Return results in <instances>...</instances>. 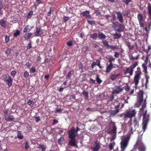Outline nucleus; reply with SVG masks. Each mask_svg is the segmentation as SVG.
<instances>
[{
	"label": "nucleus",
	"mask_w": 151,
	"mask_h": 151,
	"mask_svg": "<svg viewBox=\"0 0 151 151\" xmlns=\"http://www.w3.org/2000/svg\"><path fill=\"white\" fill-rule=\"evenodd\" d=\"M5 120L8 122L12 121L14 119V117L13 115H6L5 116Z\"/></svg>",
	"instance_id": "obj_16"
},
{
	"label": "nucleus",
	"mask_w": 151,
	"mask_h": 151,
	"mask_svg": "<svg viewBox=\"0 0 151 151\" xmlns=\"http://www.w3.org/2000/svg\"><path fill=\"white\" fill-rule=\"evenodd\" d=\"M36 31L35 32V36H38L42 34V32L40 28L36 27Z\"/></svg>",
	"instance_id": "obj_15"
},
{
	"label": "nucleus",
	"mask_w": 151,
	"mask_h": 151,
	"mask_svg": "<svg viewBox=\"0 0 151 151\" xmlns=\"http://www.w3.org/2000/svg\"><path fill=\"white\" fill-rule=\"evenodd\" d=\"M117 15V18L119 22L121 23H123L124 20L123 17L121 12H118L116 13Z\"/></svg>",
	"instance_id": "obj_14"
},
{
	"label": "nucleus",
	"mask_w": 151,
	"mask_h": 151,
	"mask_svg": "<svg viewBox=\"0 0 151 151\" xmlns=\"http://www.w3.org/2000/svg\"><path fill=\"white\" fill-rule=\"evenodd\" d=\"M132 0H123V2L127 5Z\"/></svg>",
	"instance_id": "obj_58"
},
{
	"label": "nucleus",
	"mask_w": 151,
	"mask_h": 151,
	"mask_svg": "<svg viewBox=\"0 0 151 151\" xmlns=\"http://www.w3.org/2000/svg\"><path fill=\"white\" fill-rule=\"evenodd\" d=\"M82 94L83 95L85 99L87 100L88 99V93L86 92L85 91H84L82 93Z\"/></svg>",
	"instance_id": "obj_28"
},
{
	"label": "nucleus",
	"mask_w": 151,
	"mask_h": 151,
	"mask_svg": "<svg viewBox=\"0 0 151 151\" xmlns=\"http://www.w3.org/2000/svg\"><path fill=\"white\" fill-rule=\"evenodd\" d=\"M102 42L104 44V45L106 46L107 47V49H109L108 47L109 46V45L108 43V42H107L106 40H104L102 41Z\"/></svg>",
	"instance_id": "obj_44"
},
{
	"label": "nucleus",
	"mask_w": 151,
	"mask_h": 151,
	"mask_svg": "<svg viewBox=\"0 0 151 151\" xmlns=\"http://www.w3.org/2000/svg\"><path fill=\"white\" fill-rule=\"evenodd\" d=\"M70 140L69 142V144L71 146H75L77 145L76 139L75 138L70 139Z\"/></svg>",
	"instance_id": "obj_17"
},
{
	"label": "nucleus",
	"mask_w": 151,
	"mask_h": 151,
	"mask_svg": "<svg viewBox=\"0 0 151 151\" xmlns=\"http://www.w3.org/2000/svg\"><path fill=\"white\" fill-rule=\"evenodd\" d=\"M29 25H27L24 28L23 32L24 33H26L29 32L30 31L31 28H29Z\"/></svg>",
	"instance_id": "obj_29"
},
{
	"label": "nucleus",
	"mask_w": 151,
	"mask_h": 151,
	"mask_svg": "<svg viewBox=\"0 0 151 151\" xmlns=\"http://www.w3.org/2000/svg\"><path fill=\"white\" fill-rule=\"evenodd\" d=\"M110 48V49H118V47L117 46H114L112 45H109L108 48Z\"/></svg>",
	"instance_id": "obj_52"
},
{
	"label": "nucleus",
	"mask_w": 151,
	"mask_h": 151,
	"mask_svg": "<svg viewBox=\"0 0 151 151\" xmlns=\"http://www.w3.org/2000/svg\"><path fill=\"white\" fill-rule=\"evenodd\" d=\"M32 47V43L30 41L29 43L28 44L27 46V49L28 50L31 49Z\"/></svg>",
	"instance_id": "obj_57"
},
{
	"label": "nucleus",
	"mask_w": 151,
	"mask_h": 151,
	"mask_svg": "<svg viewBox=\"0 0 151 151\" xmlns=\"http://www.w3.org/2000/svg\"><path fill=\"white\" fill-rule=\"evenodd\" d=\"M119 111V109H115V110H111L109 111L110 117H114Z\"/></svg>",
	"instance_id": "obj_12"
},
{
	"label": "nucleus",
	"mask_w": 151,
	"mask_h": 151,
	"mask_svg": "<svg viewBox=\"0 0 151 151\" xmlns=\"http://www.w3.org/2000/svg\"><path fill=\"white\" fill-rule=\"evenodd\" d=\"M115 109H119L120 106V103L119 101H115L114 104Z\"/></svg>",
	"instance_id": "obj_27"
},
{
	"label": "nucleus",
	"mask_w": 151,
	"mask_h": 151,
	"mask_svg": "<svg viewBox=\"0 0 151 151\" xmlns=\"http://www.w3.org/2000/svg\"><path fill=\"white\" fill-rule=\"evenodd\" d=\"M87 22H88V23H89V24L91 25H94L95 24V22L94 21H90L89 20H87Z\"/></svg>",
	"instance_id": "obj_50"
},
{
	"label": "nucleus",
	"mask_w": 151,
	"mask_h": 151,
	"mask_svg": "<svg viewBox=\"0 0 151 151\" xmlns=\"http://www.w3.org/2000/svg\"><path fill=\"white\" fill-rule=\"evenodd\" d=\"M126 45L128 47L129 50H132L134 48V46L131 45V43L129 42H126Z\"/></svg>",
	"instance_id": "obj_24"
},
{
	"label": "nucleus",
	"mask_w": 151,
	"mask_h": 151,
	"mask_svg": "<svg viewBox=\"0 0 151 151\" xmlns=\"http://www.w3.org/2000/svg\"><path fill=\"white\" fill-rule=\"evenodd\" d=\"M67 45L68 46H71L73 45V42L72 41H69L67 43Z\"/></svg>",
	"instance_id": "obj_63"
},
{
	"label": "nucleus",
	"mask_w": 151,
	"mask_h": 151,
	"mask_svg": "<svg viewBox=\"0 0 151 151\" xmlns=\"http://www.w3.org/2000/svg\"><path fill=\"white\" fill-rule=\"evenodd\" d=\"M17 137L20 140L24 138V136L21 131H17Z\"/></svg>",
	"instance_id": "obj_22"
},
{
	"label": "nucleus",
	"mask_w": 151,
	"mask_h": 151,
	"mask_svg": "<svg viewBox=\"0 0 151 151\" xmlns=\"http://www.w3.org/2000/svg\"><path fill=\"white\" fill-rule=\"evenodd\" d=\"M118 77L117 75L112 74L110 76V79L112 81L116 80Z\"/></svg>",
	"instance_id": "obj_33"
},
{
	"label": "nucleus",
	"mask_w": 151,
	"mask_h": 151,
	"mask_svg": "<svg viewBox=\"0 0 151 151\" xmlns=\"http://www.w3.org/2000/svg\"><path fill=\"white\" fill-rule=\"evenodd\" d=\"M138 58V56H137L136 57H134L132 56L129 57V60H130L132 61L134 60H137Z\"/></svg>",
	"instance_id": "obj_46"
},
{
	"label": "nucleus",
	"mask_w": 151,
	"mask_h": 151,
	"mask_svg": "<svg viewBox=\"0 0 151 151\" xmlns=\"http://www.w3.org/2000/svg\"><path fill=\"white\" fill-rule=\"evenodd\" d=\"M136 114V111L135 110H130L127 111L124 114V119L127 118H131L132 117L135 116Z\"/></svg>",
	"instance_id": "obj_5"
},
{
	"label": "nucleus",
	"mask_w": 151,
	"mask_h": 151,
	"mask_svg": "<svg viewBox=\"0 0 151 151\" xmlns=\"http://www.w3.org/2000/svg\"><path fill=\"white\" fill-rule=\"evenodd\" d=\"M115 143L114 142H113L112 143H110L109 145V148L110 150H112L114 148V145H115Z\"/></svg>",
	"instance_id": "obj_39"
},
{
	"label": "nucleus",
	"mask_w": 151,
	"mask_h": 151,
	"mask_svg": "<svg viewBox=\"0 0 151 151\" xmlns=\"http://www.w3.org/2000/svg\"><path fill=\"white\" fill-rule=\"evenodd\" d=\"M108 60L110 64L113 63L112 62L114 61L115 59L113 57H111L109 58Z\"/></svg>",
	"instance_id": "obj_49"
},
{
	"label": "nucleus",
	"mask_w": 151,
	"mask_h": 151,
	"mask_svg": "<svg viewBox=\"0 0 151 151\" xmlns=\"http://www.w3.org/2000/svg\"><path fill=\"white\" fill-rule=\"evenodd\" d=\"M110 134L112 135V137L111 138V141H112L114 140L116 138V133H115L112 134L111 133H109Z\"/></svg>",
	"instance_id": "obj_35"
},
{
	"label": "nucleus",
	"mask_w": 151,
	"mask_h": 151,
	"mask_svg": "<svg viewBox=\"0 0 151 151\" xmlns=\"http://www.w3.org/2000/svg\"><path fill=\"white\" fill-rule=\"evenodd\" d=\"M27 104L30 106L32 107L34 105V102L32 101L29 100L27 103Z\"/></svg>",
	"instance_id": "obj_38"
},
{
	"label": "nucleus",
	"mask_w": 151,
	"mask_h": 151,
	"mask_svg": "<svg viewBox=\"0 0 151 151\" xmlns=\"http://www.w3.org/2000/svg\"><path fill=\"white\" fill-rule=\"evenodd\" d=\"M5 42L6 43L9 42V36L6 35L5 36Z\"/></svg>",
	"instance_id": "obj_54"
},
{
	"label": "nucleus",
	"mask_w": 151,
	"mask_h": 151,
	"mask_svg": "<svg viewBox=\"0 0 151 151\" xmlns=\"http://www.w3.org/2000/svg\"><path fill=\"white\" fill-rule=\"evenodd\" d=\"M96 81L97 83L99 84L101 83L102 81L99 78V76L98 75H96Z\"/></svg>",
	"instance_id": "obj_42"
},
{
	"label": "nucleus",
	"mask_w": 151,
	"mask_h": 151,
	"mask_svg": "<svg viewBox=\"0 0 151 151\" xmlns=\"http://www.w3.org/2000/svg\"><path fill=\"white\" fill-rule=\"evenodd\" d=\"M138 122L137 121V118H134L133 121L131 122L129 125V129L128 133L130 135L132 134L133 132L135 131L139 126Z\"/></svg>",
	"instance_id": "obj_2"
},
{
	"label": "nucleus",
	"mask_w": 151,
	"mask_h": 151,
	"mask_svg": "<svg viewBox=\"0 0 151 151\" xmlns=\"http://www.w3.org/2000/svg\"><path fill=\"white\" fill-rule=\"evenodd\" d=\"M114 67L113 63L109 64L106 68V72L107 73H109L112 69Z\"/></svg>",
	"instance_id": "obj_19"
},
{
	"label": "nucleus",
	"mask_w": 151,
	"mask_h": 151,
	"mask_svg": "<svg viewBox=\"0 0 151 151\" xmlns=\"http://www.w3.org/2000/svg\"><path fill=\"white\" fill-rule=\"evenodd\" d=\"M141 74L142 72L140 68L139 67L137 68L136 73L134 78V82L136 86H137L139 83V81L140 79Z\"/></svg>",
	"instance_id": "obj_4"
},
{
	"label": "nucleus",
	"mask_w": 151,
	"mask_h": 151,
	"mask_svg": "<svg viewBox=\"0 0 151 151\" xmlns=\"http://www.w3.org/2000/svg\"><path fill=\"white\" fill-rule=\"evenodd\" d=\"M25 144V150H27L29 148V142L27 140L26 141Z\"/></svg>",
	"instance_id": "obj_31"
},
{
	"label": "nucleus",
	"mask_w": 151,
	"mask_h": 151,
	"mask_svg": "<svg viewBox=\"0 0 151 151\" xmlns=\"http://www.w3.org/2000/svg\"><path fill=\"white\" fill-rule=\"evenodd\" d=\"M142 134L139 136L136 143L139 151H146L147 148L142 141Z\"/></svg>",
	"instance_id": "obj_1"
},
{
	"label": "nucleus",
	"mask_w": 151,
	"mask_h": 151,
	"mask_svg": "<svg viewBox=\"0 0 151 151\" xmlns=\"http://www.w3.org/2000/svg\"><path fill=\"white\" fill-rule=\"evenodd\" d=\"M146 101V100H145L144 101L145 103L142 106L141 108L140 109V111H143L144 110V108H145L146 107V103H145Z\"/></svg>",
	"instance_id": "obj_43"
},
{
	"label": "nucleus",
	"mask_w": 151,
	"mask_h": 151,
	"mask_svg": "<svg viewBox=\"0 0 151 151\" xmlns=\"http://www.w3.org/2000/svg\"><path fill=\"white\" fill-rule=\"evenodd\" d=\"M123 88H124L126 91H128L130 89V87L127 84L126 86H124Z\"/></svg>",
	"instance_id": "obj_53"
},
{
	"label": "nucleus",
	"mask_w": 151,
	"mask_h": 151,
	"mask_svg": "<svg viewBox=\"0 0 151 151\" xmlns=\"http://www.w3.org/2000/svg\"><path fill=\"white\" fill-rule=\"evenodd\" d=\"M137 19L139 22V25L141 27H144V20L143 17L141 14L137 15Z\"/></svg>",
	"instance_id": "obj_10"
},
{
	"label": "nucleus",
	"mask_w": 151,
	"mask_h": 151,
	"mask_svg": "<svg viewBox=\"0 0 151 151\" xmlns=\"http://www.w3.org/2000/svg\"><path fill=\"white\" fill-rule=\"evenodd\" d=\"M74 127H72L68 132V137L69 139H73L77 136V133L74 131Z\"/></svg>",
	"instance_id": "obj_8"
},
{
	"label": "nucleus",
	"mask_w": 151,
	"mask_h": 151,
	"mask_svg": "<svg viewBox=\"0 0 151 151\" xmlns=\"http://www.w3.org/2000/svg\"><path fill=\"white\" fill-rule=\"evenodd\" d=\"M123 90V88H122L120 86H115L113 88L112 94H119L122 92Z\"/></svg>",
	"instance_id": "obj_9"
},
{
	"label": "nucleus",
	"mask_w": 151,
	"mask_h": 151,
	"mask_svg": "<svg viewBox=\"0 0 151 151\" xmlns=\"http://www.w3.org/2000/svg\"><path fill=\"white\" fill-rule=\"evenodd\" d=\"M3 80L5 81L6 80H7L8 78V76L4 75L3 76Z\"/></svg>",
	"instance_id": "obj_62"
},
{
	"label": "nucleus",
	"mask_w": 151,
	"mask_h": 151,
	"mask_svg": "<svg viewBox=\"0 0 151 151\" xmlns=\"http://www.w3.org/2000/svg\"><path fill=\"white\" fill-rule=\"evenodd\" d=\"M32 35V34L31 33H27L24 35V37L26 40H27L31 37Z\"/></svg>",
	"instance_id": "obj_26"
},
{
	"label": "nucleus",
	"mask_w": 151,
	"mask_h": 151,
	"mask_svg": "<svg viewBox=\"0 0 151 151\" xmlns=\"http://www.w3.org/2000/svg\"><path fill=\"white\" fill-rule=\"evenodd\" d=\"M143 92L142 90L139 91L138 93V98L137 102L135 105L137 107H139L141 103L143 101Z\"/></svg>",
	"instance_id": "obj_6"
},
{
	"label": "nucleus",
	"mask_w": 151,
	"mask_h": 151,
	"mask_svg": "<svg viewBox=\"0 0 151 151\" xmlns=\"http://www.w3.org/2000/svg\"><path fill=\"white\" fill-rule=\"evenodd\" d=\"M72 75V72L71 71H69L67 75L66 76V78L67 79H70V77Z\"/></svg>",
	"instance_id": "obj_45"
},
{
	"label": "nucleus",
	"mask_w": 151,
	"mask_h": 151,
	"mask_svg": "<svg viewBox=\"0 0 151 151\" xmlns=\"http://www.w3.org/2000/svg\"><path fill=\"white\" fill-rule=\"evenodd\" d=\"M113 36L114 39H119L121 37V34H118L116 33L114 34Z\"/></svg>",
	"instance_id": "obj_30"
},
{
	"label": "nucleus",
	"mask_w": 151,
	"mask_h": 151,
	"mask_svg": "<svg viewBox=\"0 0 151 151\" xmlns=\"http://www.w3.org/2000/svg\"><path fill=\"white\" fill-rule=\"evenodd\" d=\"M30 72L31 73H34L36 71V69L34 67L32 66L30 70Z\"/></svg>",
	"instance_id": "obj_48"
},
{
	"label": "nucleus",
	"mask_w": 151,
	"mask_h": 151,
	"mask_svg": "<svg viewBox=\"0 0 151 151\" xmlns=\"http://www.w3.org/2000/svg\"><path fill=\"white\" fill-rule=\"evenodd\" d=\"M97 37V34L96 33H94L92 34H91L90 37L91 38L94 39H96Z\"/></svg>",
	"instance_id": "obj_36"
},
{
	"label": "nucleus",
	"mask_w": 151,
	"mask_h": 151,
	"mask_svg": "<svg viewBox=\"0 0 151 151\" xmlns=\"http://www.w3.org/2000/svg\"><path fill=\"white\" fill-rule=\"evenodd\" d=\"M37 148L41 149L42 151H45L46 147L44 145H40Z\"/></svg>",
	"instance_id": "obj_34"
},
{
	"label": "nucleus",
	"mask_w": 151,
	"mask_h": 151,
	"mask_svg": "<svg viewBox=\"0 0 151 151\" xmlns=\"http://www.w3.org/2000/svg\"><path fill=\"white\" fill-rule=\"evenodd\" d=\"M117 127L115 123L112 121L109 123V133L112 134L117 133Z\"/></svg>",
	"instance_id": "obj_7"
},
{
	"label": "nucleus",
	"mask_w": 151,
	"mask_h": 151,
	"mask_svg": "<svg viewBox=\"0 0 151 151\" xmlns=\"http://www.w3.org/2000/svg\"><path fill=\"white\" fill-rule=\"evenodd\" d=\"M25 65L27 66V67L28 68H29L31 65V64L29 62H27L25 64Z\"/></svg>",
	"instance_id": "obj_61"
},
{
	"label": "nucleus",
	"mask_w": 151,
	"mask_h": 151,
	"mask_svg": "<svg viewBox=\"0 0 151 151\" xmlns=\"http://www.w3.org/2000/svg\"><path fill=\"white\" fill-rule=\"evenodd\" d=\"M88 49V47L87 46H83L82 48V51L84 53H85Z\"/></svg>",
	"instance_id": "obj_41"
},
{
	"label": "nucleus",
	"mask_w": 151,
	"mask_h": 151,
	"mask_svg": "<svg viewBox=\"0 0 151 151\" xmlns=\"http://www.w3.org/2000/svg\"><path fill=\"white\" fill-rule=\"evenodd\" d=\"M100 147V144L97 141L94 142L93 147H91L92 151H99Z\"/></svg>",
	"instance_id": "obj_11"
},
{
	"label": "nucleus",
	"mask_w": 151,
	"mask_h": 151,
	"mask_svg": "<svg viewBox=\"0 0 151 151\" xmlns=\"http://www.w3.org/2000/svg\"><path fill=\"white\" fill-rule=\"evenodd\" d=\"M26 128L28 132H30L32 129V128L29 125H28L26 127Z\"/></svg>",
	"instance_id": "obj_60"
},
{
	"label": "nucleus",
	"mask_w": 151,
	"mask_h": 151,
	"mask_svg": "<svg viewBox=\"0 0 151 151\" xmlns=\"http://www.w3.org/2000/svg\"><path fill=\"white\" fill-rule=\"evenodd\" d=\"M147 110H146L145 113L143 114V118L142 119V128L143 130V132H145L147 126V123L150 119V115L147 114Z\"/></svg>",
	"instance_id": "obj_3"
},
{
	"label": "nucleus",
	"mask_w": 151,
	"mask_h": 151,
	"mask_svg": "<svg viewBox=\"0 0 151 151\" xmlns=\"http://www.w3.org/2000/svg\"><path fill=\"white\" fill-rule=\"evenodd\" d=\"M11 50L10 48H7L5 52V53L6 55L7 56H8L10 54Z\"/></svg>",
	"instance_id": "obj_37"
},
{
	"label": "nucleus",
	"mask_w": 151,
	"mask_h": 151,
	"mask_svg": "<svg viewBox=\"0 0 151 151\" xmlns=\"http://www.w3.org/2000/svg\"><path fill=\"white\" fill-rule=\"evenodd\" d=\"M33 12L32 11L29 12L27 15V17L28 18H31L30 16L33 14Z\"/></svg>",
	"instance_id": "obj_47"
},
{
	"label": "nucleus",
	"mask_w": 151,
	"mask_h": 151,
	"mask_svg": "<svg viewBox=\"0 0 151 151\" xmlns=\"http://www.w3.org/2000/svg\"><path fill=\"white\" fill-rule=\"evenodd\" d=\"M138 63L137 62H136L135 63L132 64L130 67L134 70V69L135 68L136 66L137 65Z\"/></svg>",
	"instance_id": "obj_56"
},
{
	"label": "nucleus",
	"mask_w": 151,
	"mask_h": 151,
	"mask_svg": "<svg viewBox=\"0 0 151 151\" xmlns=\"http://www.w3.org/2000/svg\"><path fill=\"white\" fill-rule=\"evenodd\" d=\"M98 37L99 39L100 40H104L106 38V36L102 32H99L98 34Z\"/></svg>",
	"instance_id": "obj_21"
},
{
	"label": "nucleus",
	"mask_w": 151,
	"mask_h": 151,
	"mask_svg": "<svg viewBox=\"0 0 151 151\" xmlns=\"http://www.w3.org/2000/svg\"><path fill=\"white\" fill-rule=\"evenodd\" d=\"M137 146L136 145V143L134 145V147L131 150V151H137Z\"/></svg>",
	"instance_id": "obj_59"
},
{
	"label": "nucleus",
	"mask_w": 151,
	"mask_h": 151,
	"mask_svg": "<svg viewBox=\"0 0 151 151\" xmlns=\"http://www.w3.org/2000/svg\"><path fill=\"white\" fill-rule=\"evenodd\" d=\"M148 13L150 14L151 15V5H150L148 6Z\"/></svg>",
	"instance_id": "obj_64"
},
{
	"label": "nucleus",
	"mask_w": 151,
	"mask_h": 151,
	"mask_svg": "<svg viewBox=\"0 0 151 151\" xmlns=\"http://www.w3.org/2000/svg\"><path fill=\"white\" fill-rule=\"evenodd\" d=\"M20 34V31L19 30L17 29L16 31V32L13 34V37H16Z\"/></svg>",
	"instance_id": "obj_32"
},
{
	"label": "nucleus",
	"mask_w": 151,
	"mask_h": 151,
	"mask_svg": "<svg viewBox=\"0 0 151 151\" xmlns=\"http://www.w3.org/2000/svg\"><path fill=\"white\" fill-rule=\"evenodd\" d=\"M6 82H7L8 86L10 87L12 86V79L11 76L8 75V78L7 80H5Z\"/></svg>",
	"instance_id": "obj_20"
},
{
	"label": "nucleus",
	"mask_w": 151,
	"mask_h": 151,
	"mask_svg": "<svg viewBox=\"0 0 151 151\" xmlns=\"http://www.w3.org/2000/svg\"><path fill=\"white\" fill-rule=\"evenodd\" d=\"M146 64L143 63L142 64V66L143 68L144 69V70L145 72L146 73H147V66H146Z\"/></svg>",
	"instance_id": "obj_40"
},
{
	"label": "nucleus",
	"mask_w": 151,
	"mask_h": 151,
	"mask_svg": "<svg viewBox=\"0 0 151 151\" xmlns=\"http://www.w3.org/2000/svg\"><path fill=\"white\" fill-rule=\"evenodd\" d=\"M24 78H27L29 76V73L28 71H26L24 73Z\"/></svg>",
	"instance_id": "obj_51"
},
{
	"label": "nucleus",
	"mask_w": 151,
	"mask_h": 151,
	"mask_svg": "<svg viewBox=\"0 0 151 151\" xmlns=\"http://www.w3.org/2000/svg\"><path fill=\"white\" fill-rule=\"evenodd\" d=\"M122 26V25L119 23L118 22H116L113 23L112 27L116 30L118 27Z\"/></svg>",
	"instance_id": "obj_23"
},
{
	"label": "nucleus",
	"mask_w": 151,
	"mask_h": 151,
	"mask_svg": "<svg viewBox=\"0 0 151 151\" xmlns=\"http://www.w3.org/2000/svg\"><path fill=\"white\" fill-rule=\"evenodd\" d=\"M16 73V71L15 70L12 71L11 73V75L13 78L15 76Z\"/></svg>",
	"instance_id": "obj_55"
},
{
	"label": "nucleus",
	"mask_w": 151,
	"mask_h": 151,
	"mask_svg": "<svg viewBox=\"0 0 151 151\" xmlns=\"http://www.w3.org/2000/svg\"><path fill=\"white\" fill-rule=\"evenodd\" d=\"M80 15L85 17L87 19H90L91 18V16L90 15V12L88 11H86L81 13Z\"/></svg>",
	"instance_id": "obj_13"
},
{
	"label": "nucleus",
	"mask_w": 151,
	"mask_h": 151,
	"mask_svg": "<svg viewBox=\"0 0 151 151\" xmlns=\"http://www.w3.org/2000/svg\"><path fill=\"white\" fill-rule=\"evenodd\" d=\"M134 70L130 67L127 68L125 70L124 73H129L130 75L132 76Z\"/></svg>",
	"instance_id": "obj_18"
},
{
	"label": "nucleus",
	"mask_w": 151,
	"mask_h": 151,
	"mask_svg": "<svg viewBox=\"0 0 151 151\" xmlns=\"http://www.w3.org/2000/svg\"><path fill=\"white\" fill-rule=\"evenodd\" d=\"M6 21L3 19H0V25L2 27L5 28L6 27Z\"/></svg>",
	"instance_id": "obj_25"
}]
</instances>
